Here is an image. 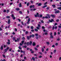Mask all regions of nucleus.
Here are the masks:
<instances>
[{
	"mask_svg": "<svg viewBox=\"0 0 61 61\" xmlns=\"http://www.w3.org/2000/svg\"><path fill=\"white\" fill-rule=\"evenodd\" d=\"M59 60H61V57H60L59 58Z\"/></svg>",
	"mask_w": 61,
	"mask_h": 61,
	"instance_id": "69168bd1",
	"label": "nucleus"
},
{
	"mask_svg": "<svg viewBox=\"0 0 61 61\" xmlns=\"http://www.w3.org/2000/svg\"><path fill=\"white\" fill-rule=\"evenodd\" d=\"M31 32H34V30H31Z\"/></svg>",
	"mask_w": 61,
	"mask_h": 61,
	"instance_id": "5fc2aeb1",
	"label": "nucleus"
},
{
	"mask_svg": "<svg viewBox=\"0 0 61 61\" xmlns=\"http://www.w3.org/2000/svg\"><path fill=\"white\" fill-rule=\"evenodd\" d=\"M29 3H27V6H29Z\"/></svg>",
	"mask_w": 61,
	"mask_h": 61,
	"instance_id": "e433bc0d",
	"label": "nucleus"
},
{
	"mask_svg": "<svg viewBox=\"0 0 61 61\" xmlns=\"http://www.w3.org/2000/svg\"><path fill=\"white\" fill-rule=\"evenodd\" d=\"M3 12H4V13H5V12H6V10H4L3 11Z\"/></svg>",
	"mask_w": 61,
	"mask_h": 61,
	"instance_id": "de8ad7c7",
	"label": "nucleus"
},
{
	"mask_svg": "<svg viewBox=\"0 0 61 61\" xmlns=\"http://www.w3.org/2000/svg\"><path fill=\"white\" fill-rule=\"evenodd\" d=\"M19 13H20V14H22V12L21 11H19Z\"/></svg>",
	"mask_w": 61,
	"mask_h": 61,
	"instance_id": "bb28decb",
	"label": "nucleus"
},
{
	"mask_svg": "<svg viewBox=\"0 0 61 61\" xmlns=\"http://www.w3.org/2000/svg\"><path fill=\"white\" fill-rule=\"evenodd\" d=\"M52 47L54 48V47H55V46L54 45H53L52 46Z\"/></svg>",
	"mask_w": 61,
	"mask_h": 61,
	"instance_id": "2f4dec72",
	"label": "nucleus"
},
{
	"mask_svg": "<svg viewBox=\"0 0 61 61\" xmlns=\"http://www.w3.org/2000/svg\"><path fill=\"white\" fill-rule=\"evenodd\" d=\"M55 45L56 46H57V45H58V43H56V44H55Z\"/></svg>",
	"mask_w": 61,
	"mask_h": 61,
	"instance_id": "a19ab883",
	"label": "nucleus"
},
{
	"mask_svg": "<svg viewBox=\"0 0 61 61\" xmlns=\"http://www.w3.org/2000/svg\"><path fill=\"white\" fill-rule=\"evenodd\" d=\"M39 45H37L36 47H39Z\"/></svg>",
	"mask_w": 61,
	"mask_h": 61,
	"instance_id": "603ef678",
	"label": "nucleus"
},
{
	"mask_svg": "<svg viewBox=\"0 0 61 61\" xmlns=\"http://www.w3.org/2000/svg\"><path fill=\"white\" fill-rule=\"evenodd\" d=\"M31 28V29H33V28H34V27H33V26H31V28Z\"/></svg>",
	"mask_w": 61,
	"mask_h": 61,
	"instance_id": "c85d7f7f",
	"label": "nucleus"
},
{
	"mask_svg": "<svg viewBox=\"0 0 61 61\" xmlns=\"http://www.w3.org/2000/svg\"><path fill=\"white\" fill-rule=\"evenodd\" d=\"M35 31H38V30L36 29H35Z\"/></svg>",
	"mask_w": 61,
	"mask_h": 61,
	"instance_id": "58836bf2",
	"label": "nucleus"
},
{
	"mask_svg": "<svg viewBox=\"0 0 61 61\" xmlns=\"http://www.w3.org/2000/svg\"><path fill=\"white\" fill-rule=\"evenodd\" d=\"M57 27L56 26L55 27V29H57Z\"/></svg>",
	"mask_w": 61,
	"mask_h": 61,
	"instance_id": "f704fd0d",
	"label": "nucleus"
},
{
	"mask_svg": "<svg viewBox=\"0 0 61 61\" xmlns=\"http://www.w3.org/2000/svg\"><path fill=\"white\" fill-rule=\"evenodd\" d=\"M24 47H25V48H26V46L25 45V46H24Z\"/></svg>",
	"mask_w": 61,
	"mask_h": 61,
	"instance_id": "e2e57ef3",
	"label": "nucleus"
},
{
	"mask_svg": "<svg viewBox=\"0 0 61 61\" xmlns=\"http://www.w3.org/2000/svg\"><path fill=\"white\" fill-rule=\"evenodd\" d=\"M34 7H35V6L34 5H31L30 6V8H34Z\"/></svg>",
	"mask_w": 61,
	"mask_h": 61,
	"instance_id": "6e6552de",
	"label": "nucleus"
},
{
	"mask_svg": "<svg viewBox=\"0 0 61 61\" xmlns=\"http://www.w3.org/2000/svg\"><path fill=\"white\" fill-rule=\"evenodd\" d=\"M36 14V15H35V17H40V16H39V15H38V13H37Z\"/></svg>",
	"mask_w": 61,
	"mask_h": 61,
	"instance_id": "f03ea898",
	"label": "nucleus"
},
{
	"mask_svg": "<svg viewBox=\"0 0 61 61\" xmlns=\"http://www.w3.org/2000/svg\"><path fill=\"white\" fill-rule=\"evenodd\" d=\"M36 28L37 29H39V27H36Z\"/></svg>",
	"mask_w": 61,
	"mask_h": 61,
	"instance_id": "ea45409f",
	"label": "nucleus"
},
{
	"mask_svg": "<svg viewBox=\"0 0 61 61\" xmlns=\"http://www.w3.org/2000/svg\"><path fill=\"white\" fill-rule=\"evenodd\" d=\"M7 50H6V49H5V52H7Z\"/></svg>",
	"mask_w": 61,
	"mask_h": 61,
	"instance_id": "0e129e2a",
	"label": "nucleus"
},
{
	"mask_svg": "<svg viewBox=\"0 0 61 61\" xmlns=\"http://www.w3.org/2000/svg\"><path fill=\"white\" fill-rule=\"evenodd\" d=\"M59 20H56V22H59Z\"/></svg>",
	"mask_w": 61,
	"mask_h": 61,
	"instance_id": "052dcab7",
	"label": "nucleus"
},
{
	"mask_svg": "<svg viewBox=\"0 0 61 61\" xmlns=\"http://www.w3.org/2000/svg\"><path fill=\"white\" fill-rule=\"evenodd\" d=\"M8 24H10V20H8Z\"/></svg>",
	"mask_w": 61,
	"mask_h": 61,
	"instance_id": "9d476101",
	"label": "nucleus"
},
{
	"mask_svg": "<svg viewBox=\"0 0 61 61\" xmlns=\"http://www.w3.org/2000/svg\"><path fill=\"white\" fill-rule=\"evenodd\" d=\"M45 18H48V17L47 16H46L45 17Z\"/></svg>",
	"mask_w": 61,
	"mask_h": 61,
	"instance_id": "338daca9",
	"label": "nucleus"
},
{
	"mask_svg": "<svg viewBox=\"0 0 61 61\" xmlns=\"http://www.w3.org/2000/svg\"><path fill=\"white\" fill-rule=\"evenodd\" d=\"M54 28H55V26H53V27L52 30H54Z\"/></svg>",
	"mask_w": 61,
	"mask_h": 61,
	"instance_id": "4d7b16f0",
	"label": "nucleus"
},
{
	"mask_svg": "<svg viewBox=\"0 0 61 61\" xmlns=\"http://www.w3.org/2000/svg\"><path fill=\"white\" fill-rule=\"evenodd\" d=\"M3 57H5V56L4 55H3Z\"/></svg>",
	"mask_w": 61,
	"mask_h": 61,
	"instance_id": "bf43d9fd",
	"label": "nucleus"
},
{
	"mask_svg": "<svg viewBox=\"0 0 61 61\" xmlns=\"http://www.w3.org/2000/svg\"><path fill=\"white\" fill-rule=\"evenodd\" d=\"M0 49L1 50H3V46H1L0 47Z\"/></svg>",
	"mask_w": 61,
	"mask_h": 61,
	"instance_id": "ddd939ff",
	"label": "nucleus"
},
{
	"mask_svg": "<svg viewBox=\"0 0 61 61\" xmlns=\"http://www.w3.org/2000/svg\"><path fill=\"white\" fill-rule=\"evenodd\" d=\"M9 48V47H7V48L6 49L7 50H8V49Z\"/></svg>",
	"mask_w": 61,
	"mask_h": 61,
	"instance_id": "c9c22d12",
	"label": "nucleus"
},
{
	"mask_svg": "<svg viewBox=\"0 0 61 61\" xmlns=\"http://www.w3.org/2000/svg\"><path fill=\"white\" fill-rule=\"evenodd\" d=\"M15 10H17V11H19V10H20V9H19V8H16L15 9Z\"/></svg>",
	"mask_w": 61,
	"mask_h": 61,
	"instance_id": "2eb2a0df",
	"label": "nucleus"
},
{
	"mask_svg": "<svg viewBox=\"0 0 61 61\" xmlns=\"http://www.w3.org/2000/svg\"><path fill=\"white\" fill-rule=\"evenodd\" d=\"M56 35V32H54V36Z\"/></svg>",
	"mask_w": 61,
	"mask_h": 61,
	"instance_id": "473e14b6",
	"label": "nucleus"
},
{
	"mask_svg": "<svg viewBox=\"0 0 61 61\" xmlns=\"http://www.w3.org/2000/svg\"><path fill=\"white\" fill-rule=\"evenodd\" d=\"M34 49L35 50H36V51H37L38 50V49H37L36 47H35L34 48Z\"/></svg>",
	"mask_w": 61,
	"mask_h": 61,
	"instance_id": "5701e85b",
	"label": "nucleus"
},
{
	"mask_svg": "<svg viewBox=\"0 0 61 61\" xmlns=\"http://www.w3.org/2000/svg\"><path fill=\"white\" fill-rule=\"evenodd\" d=\"M31 36H32V37H34V36H35V35H34L32 34V35H31Z\"/></svg>",
	"mask_w": 61,
	"mask_h": 61,
	"instance_id": "cd10ccee",
	"label": "nucleus"
},
{
	"mask_svg": "<svg viewBox=\"0 0 61 61\" xmlns=\"http://www.w3.org/2000/svg\"><path fill=\"white\" fill-rule=\"evenodd\" d=\"M51 16L53 17V18H54L55 17V15H51Z\"/></svg>",
	"mask_w": 61,
	"mask_h": 61,
	"instance_id": "0eeeda50",
	"label": "nucleus"
},
{
	"mask_svg": "<svg viewBox=\"0 0 61 61\" xmlns=\"http://www.w3.org/2000/svg\"><path fill=\"white\" fill-rule=\"evenodd\" d=\"M19 49H22V48H21V47H20V46L19 47Z\"/></svg>",
	"mask_w": 61,
	"mask_h": 61,
	"instance_id": "a18cd8bd",
	"label": "nucleus"
},
{
	"mask_svg": "<svg viewBox=\"0 0 61 61\" xmlns=\"http://www.w3.org/2000/svg\"><path fill=\"white\" fill-rule=\"evenodd\" d=\"M0 61H5V59H4V60L2 61V60Z\"/></svg>",
	"mask_w": 61,
	"mask_h": 61,
	"instance_id": "774afa93",
	"label": "nucleus"
},
{
	"mask_svg": "<svg viewBox=\"0 0 61 61\" xmlns=\"http://www.w3.org/2000/svg\"><path fill=\"white\" fill-rule=\"evenodd\" d=\"M57 9L59 10H61V7H58L57 8Z\"/></svg>",
	"mask_w": 61,
	"mask_h": 61,
	"instance_id": "f8f14e48",
	"label": "nucleus"
},
{
	"mask_svg": "<svg viewBox=\"0 0 61 61\" xmlns=\"http://www.w3.org/2000/svg\"><path fill=\"white\" fill-rule=\"evenodd\" d=\"M39 58H42V56H39Z\"/></svg>",
	"mask_w": 61,
	"mask_h": 61,
	"instance_id": "09e8293b",
	"label": "nucleus"
},
{
	"mask_svg": "<svg viewBox=\"0 0 61 61\" xmlns=\"http://www.w3.org/2000/svg\"><path fill=\"white\" fill-rule=\"evenodd\" d=\"M36 36H38V34H35Z\"/></svg>",
	"mask_w": 61,
	"mask_h": 61,
	"instance_id": "6e6d98bb",
	"label": "nucleus"
},
{
	"mask_svg": "<svg viewBox=\"0 0 61 61\" xmlns=\"http://www.w3.org/2000/svg\"><path fill=\"white\" fill-rule=\"evenodd\" d=\"M42 5V4L41 3H40L38 4V6H40Z\"/></svg>",
	"mask_w": 61,
	"mask_h": 61,
	"instance_id": "4be33fe9",
	"label": "nucleus"
},
{
	"mask_svg": "<svg viewBox=\"0 0 61 61\" xmlns=\"http://www.w3.org/2000/svg\"><path fill=\"white\" fill-rule=\"evenodd\" d=\"M30 45H31L32 44V42L31 41H30Z\"/></svg>",
	"mask_w": 61,
	"mask_h": 61,
	"instance_id": "dca6fc26",
	"label": "nucleus"
},
{
	"mask_svg": "<svg viewBox=\"0 0 61 61\" xmlns=\"http://www.w3.org/2000/svg\"><path fill=\"white\" fill-rule=\"evenodd\" d=\"M39 54H40V55H42V53H41V52H39Z\"/></svg>",
	"mask_w": 61,
	"mask_h": 61,
	"instance_id": "864d4df0",
	"label": "nucleus"
},
{
	"mask_svg": "<svg viewBox=\"0 0 61 61\" xmlns=\"http://www.w3.org/2000/svg\"><path fill=\"white\" fill-rule=\"evenodd\" d=\"M52 33H51V34H50V35H51L50 36H51V38H53V36H52Z\"/></svg>",
	"mask_w": 61,
	"mask_h": 61,
	"instance_id": "39448f33",
	"label": "nucleus"
},
{
	"mask_svg": "<svg viewBox=\"0 0 61 61\" xmlns=\"http://www.w3.org/2000/svg\"><path fill=\"white\" fill-rule=\"evenodd\" d=\"M52 6L54 7V8H55L56 7V5H52Z\"/></svg>",
	"mask_w": 61,
	"mask_h": 61,
	"instance_id": "aec40b11",
	"label": "nucleus"
},
{
	"mask_svg": "<svg viewBox=\"0 0 61 61\" xmlns=\"http://www.w3.org/2000/svg\"><path fill=\"white\" fill-rule=\"evenodd\" d=\"M55 13L56 14H57V13H60V11L59 10H58L55 11Z\"/></svg>",
	"mask_w": 61,
	"mask_h": 61,
	"instance_id": "423d86ee",
	"label": "nucleus"
},
{
	"mask_svg": "<svg viewBox=\"0 0 61 61\" xmlns=\"http://www.w3.org/2000/svg\"><path fill=\"white\" fill-rule=\"evenodd\" d=\"M12 17H13V20H15V17L14 16V15L13 14H12Z\"/></svg>",
	"mask_w": 61,
	"mask_h": 61,
	"instance_id": "7ed1b4c3",
	"label": "nucleus"
},
{
	"mask_svg": "<svg viewBox=\"0 0 61 61\" xmlns=\"http://www.w3.org/2000/svg\"><path fill=\"white\" fill-rule=\"evenodd\" d=\"M27 39H29V36H27Z\"/></svg>",
	"mask_w": 61,
	"mask_h": 61,
	"instance_id": "79ce46f5",
	"label": "nucleus"
},
{
	"mask_svg": "<svg viewBox=\"0 0 61 61\" xmlns=\"http://www.w3.org/2000/svg\"><path fill=\"white\" fill-rule=\"evenodd\" d=\"M46 43L47 45H49V42H46Z\"/></svg>",
	"mask_w": 61,
	"mask_h": 61,
	"instance_id": "7c9ffc66",
	"label": "nucleus"
},
{
	"mask_svg": "<svg viewBox=\"0 0 61 61\" xmlns=\"http://www.w3.org/2000/svg\"><path fill=\"white\" fill-rule=\"evenodd\" d=\"M47 6V5H45L43 6V7H42V8H45V7H46Z\"/></svg>",
	"mask_w": 61,
	"mask_h": 61,
	"instance_id": "6ab92c4d",
	"label": "nucleus"
},
{
	"mask_svg": "<svg viewBox=\"0 0 61 61\" xmlns=\"http://www.w3.org/2000/svg\"><path fill=\"white\" fill-rule=\"evenodd\" d=\"M49 21L50 22H51V23H52V22H54V20H53V19H51V20H49Z\"/></svg>",
	"mask_w": 61,
	"mask_h": 61,
	"instance_id": "1a4fd4ad",
	"label": "nucleus"
},
{
	"mask_svg": "<svg viewBox=\"0 0 61 61\" xmlns=\"http://www.w3.org/2000/svg\"><path fill=\"white\" fill-rule=\"evenodd\" d=\"M45 34L46 35H47L48 34H47V33L46 32V33H45Z\"/></svg>",
	"mask_w": 61,
	"mask_h": 61,
	"instance_id": "37998d69",
	"label": "nucleus"
},
{
	"mask_svg": "<svg viewBox=\"0 0 61 61\" xmlns=\"http://www.w3.org/2000/svg\"><path fill=\"white\" fill-rule=\"evenodd\" d=\"M42 29H45V27H44V26H43L42 27Z\"/></svg>",
	"mask_w": 61,
	"mask_h": 61,
	"instance_id": "49530a36",
	"label": "nucleus"
},
{
	"mask_svg": "<svg viewBox=\"0 0 61 61\" xmlns=\"http://www.w3.org/2000/svg\"><path fill=\"white\" fill-rule=\"evenodd\" d=\"M32 59L33 61H35V59L34 57H33L32 58Z\"/></svg>",
	"mask_w": 61,
	"mask_h": 61,
	"instance_id": "412c9836",
	"label": "nucleus"
},
{
	"mask_svg": "<svg viewBox=\"0 0 61 61\" xmlns=\"http://www.w3.org/2000/svg\"><path fill=\"white\" fill-rule=\"evenodd\" d=\"M15 37H14L13 38V40H14V41L15 40Z\"/></svg>",
	"mask_w": 61,
	"mask_h": 61,
	"instance_id": "72a5a7b5",
	"label": "nucleus"
},
{
	"mask_svg": "<svg viewBox=\"0 0 61 61\" xmlns=\"http://www.w3.org/2000/svg\"><path fill=\"white\" fill-rule=\"evenodd\" d=\"M57 41H59V40H60V39H57Z\"/></svg>",
	"mask_w": 61,
	"mask_h": 61,
	"instance_id": "680f3d73",
	"label": "nucleus"
},
{
	"mask_svg": "<svg viewBox=\"0 0 61 61\" xmlns=\"http://www.w3.org/2000/svg\"><path fill=\"white\" fill-rule=\"evenodd\" d=\"M42 52H44V48H42Z\"/></svg>",
	"mask_w": 61,
	"mask_h": 61,
	"instance_id": "a878e982",
	"label": "nucleus"
},
{
	"mask_svg": "<svg viewBox=\"0 0 61 61\" xmlns=\"http://www.w3.org/2000/svg\"><path fill=\"white\" fill-rule=\"evenodd\" d=\"M7 18H10V16H7L6 17Z\"/></svg>",
	"mask_w": 61,
	"mask_h": 61,
	"instance_id": "c756f323",
	"label": "nucleus"
},
{
	"mask_svg": "<svg viewBox=\"0 0 61 61\" xmlns=\"http://www.w3.org/2000/svg\"><path fill=\"white\" fill-rule=\"evenodd\" d=\"M56 50H55L53 51V53H56Z\"/></svg>",
	"mask_w": 61,
	"mask_h": 61,
	"instance_id": "8fccbe9b",
	"label": "nucleus"
},
{
	"mask_svg": "<svg viewBox=\"0 0 61 61\" xmlns=\"http://www.w3.org/2000/svg\"><path fill=\"white\" fill-rule=\"evenodd\" d=\"M26 45L27 46H29L30 45V43L29 42H27L26 43Z\"/></svg>",
	"mask_w": 61,
	"mask_h": 61,
	"instance_id": "9b49d317",
	"label": "nucleus"
},
{
	"mask_svg": "<svg viewBox=\"0 0 61 61\" xmlns=\"http://www.w3.org/2000/svg\"><path fill=\"white\" fill-rule=\"evenodd\" d=\"M32 45H33V46H35V45H36V43H35V42H34L33 43Z\"/></svg>",
	"mask_w": 61,
	"mask_h": 61,
	"instance_id": "4468645a",
	"label": "nucleus"
},
{
	"mask_svg": "<svg viewBox=\"0 0 61 61\" xmlns=\"http://www.w3.org/2000/svg\"><path fill=\"white\" fill-rule=\"evenodd\" d=\"M43 31L44 32H47V31H46V30H43Z\"/></svg>",
	"mask_w": 61,
	"mask_h": 61,
	"instance_id": "4c0bfd02",
	"label": "nucleus"
},
{
	"mask_svg": "<svg viewBox=\"0 0 61 61\" xmlns=\"http://www.w3.org/2000/svg\"><path fill=\"white\" fill-rule=\"evenodd\" d=\"M28 31H26V32L25 34L26 35L27 34H28Z\"/></svg>",
	"mask_w": 61,
	"mask_h": 61,
	"instance_id": "c03bdc74",
	"label": "nucleus"
},
{
	"mask_svg": "<svg viewBox=\"0 0 61 61\" xmlns=\"http://www.w3.org/2000/svg\"><path fill=\"white\" fill-rule=\"evenodd\" d=\"M19 7H22V5H21V4L20 3L19 5Z\"/></svg>",
	"mask_w": 61,
	"mask_h": 61,
	"instance_id": "b1692460",
	"label": "nucleus"
},
{
	"mask_svg": "<svg viewBox=\"0 0 61 61\" xmlns=\"http://www.w3.org/2000/svg\"><path fill=\"white\" fill-rule=\"evenodd\" d=\"M8 42H7V45H10V40H8Z\"/></svg>",
	"mask_w": 61,
	"mask_h": 61,
	"instance_id": "20e7f679",
	"label": "nucleus"
},
{
	"mask_svg": "<svg viewBox=\"0 0 61 61\" xmlns=\"http://www.w3.org/2000/svg\"><path fill=\"white\" fill-rule=\"evenodd\" d=\"M39 16H40V17H42L43 15H39Z\"/></svg>",
	"mask_w": 61,
	"mask_h": 61,
	"instance_id": "f3484780",
	"label": "nucleus"
},
{
	"mask_svg": "<svg viewBox=\"0 0 61 61\" xmlns=\"http://www.w3.org/2000/svg\"><path fill=\"white\" fill-rule=\"evenodd\" d=\"M11 50H12V49L10 48V50H9V51H11Z\"/></svg>",
	"mask_w": 61,
	"mask_h": 61,
	"instance_id": "13d9d810",
	"label": "nucleus"
},
{
	"mask_svg": "<svg viewBox=\"0 0 61 61\" xmlns=\"http://www.w3.org/2000/svg\"><path fill=\"white\" fill-rule=\"evenodd\" d=\"M47 2H46L44 4V5H46V4H47Z\"/></svg>",
	"mask_w": 61,
	"mask_h": 61,
	"instance_id": "3c124183",
	"label": "nucleus"
},
{
	"mask_svg": "<svg viewBox=\"0 0 61 61\" xmlns=\"http://www.w3.org/2000/svg\"><path fill=\"white\" fill-rule=\"evenodd\" d=\"M24 42H25V41H21V43H20V46H22V45H23L24 43Z\"/></svg>",
	"mask_w": 61,
	"mask_h": 61,
	"instance_id": "f257e3e1",
	"label": "nucleus"
},
{
	"mask_svg": "<svg viewBox=\"0 0 61 61\" xmlns=\"http://www.w3.org/2000/svg\"><path fill=\"white\" fill-rule=\"evenodd\" d=\"M46 15L48 16V18H50V17L49 16V15L48 14H46Z\"/></svg>",
	"mask_w": 61,
	"mask_h": 61,
	"instance_id": "a211bd4d",
	"label": "nucleus"
},
{
	"mask_svg": "<svg viewBox=\"0 0 61 61\" xmlns=\"http://www.w3.org/2000/svg\"><path fill=\"white\" fill-rule=\"evenodd\" d=\"M30 18H29L28 20V21L29 22H30Z\"/></svg>",
	"mask_w": 61,
	"mask_h": 61,
	"instance_id": "393cba45",
	"label": "nucleus"
}]
</instances>
